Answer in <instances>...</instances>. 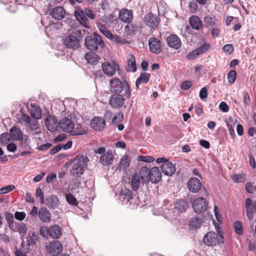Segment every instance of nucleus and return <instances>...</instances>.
Returning a JSON list of instances; mask_svg holds the SVG:
<instances>
[{"label": "nucleus", "mask_w": 256, "mask_h": 256, "mask_svg": "<svg viewBox=\"0 0 256 256\" xmlns=\"http://www.w3.org/2000/svg\"><path fill=\"white\" fill-rule=\"evenodd\" d=\"M88 162L87 156L78 155L68 161L66 164L69 168L70 174L74 177L79 178L84 174Z\"/></svg>", "instance_id": "nucleus-1"}, {"label": "nucleus", "mask_w": 256, "mask_h": 256, "mask_svg": "<svg viewBox=\"0 0 256 256\" xmlns=\"http://www.w3.org/2000/svg\"><path fill=\"white\" fill-rule=\"evenodd\" d=\"M124 90L125 96L129 98L130 96V88L128 82L114 77L110 80V90L114 94H120Z\"/></svg>", "instance_id": "nucleus-2"}, {"label": "nucleus", "mask_w": 256, "mask_h": 256, "mask_svg": "<svg viewBox=\"0 0 256 256\" xmlns=\"http://www.w3.org/2000/svg\"><path fill=\"white\" fill-rule=\"evenodd\" d=\"M140 176L143 183L150 181L152 183L156 184L162 178L161 172L157 167H154L150 170L146 166H143L140 169Z\"/></svg>", "instance_id": "nucleus-3"}, {"label": "nucleus", "mask_w": 256, "mask_h": 256, "mask_svg": "<svg viewBox=\"0 0 256 256\" xmlns=\"http://www.w3.org/2000/svg\"><path fill=\"white\" fill-rule=\"evenodd\" d=\"M85 44L88 49L92 50L100 51L105 46L102 38L96 32L94 33L92 36L86 37Z\"/></svg>", "instance_id": "nucleus-4"}, {"label": "nucleus", "mask_w": 256, "mask_h": 256, "mask_svg": "<svg viewBox=\"0 0 256 256\" xmlns=\"http://www.w3.org/2000/svg\"><path fill=\"white\" fill-rule=\"evenodd\" d=\"M219 238L217 234L214 232H208L204 237L203 242L204 244L209 246H214L218 244H224V238L220 232V228L218 226H216Z\"/></svg>", "instance_id": "nucleus-5"}, {"label": "nucleus", "mask_w": 256, "mask_h": 256, "mask_svg": "<svg viewBox=\"0 0 256 256\" xmlns=\"http://www.w3.org/2000/svg\"><path fill=\"white\" fill-rule=\"evenodd\" d=\"M40 234L44 238L49 236L52 238L57 239L60 238L62 235V229L59 226L56 224L49 228L44 226L40 228Z\"/></svg>", "instance_id": "nucleus-6"}, {"label": "nucleus", "mask_w": 256, "mask_h": 256, "mask_svg": "<svg viewBox=\"0 0 256 256\" xmlns=\"http://www.w3.org/2000/svg\"><path fill=\"white\" fill-rule=\"evenodd\" d=\"M10 135L8 134H4L2 138V142L6 144L11 140V138L16 140H18L24 136L20 129L16 126H12L10 130Z\"/></svg>", "instance_id": "nucleus-7"}, {"label": "nucleus", "mask_w": 256, "mask_h": 256, "mask_svg": "<svg viewBox=\"0 0 256 256\" xmlns=\"http://www.w3.org/2000/svg\"><path fill=\"white\" fill-rule=\"evenodd\" d=\"M38 120L26 114H23L20 119V122L25 126L28 130H35L39 128Z\"/></svg>", "instance_id": "nucleus-8"}, {"label": "nucleus", "mask_w": 256, "mask_h": 256, "mask_svg": "<svg viewBox=\"0 0 256 256\" xmlns=\"http://www.w3.org/2000/svg\"><path fill=\"white\" fill-rule=\"evenodd\" d=\"M103 72L108 76H114L116 72L120 74V68L118 64L116 62H104L102 64Z\"/></svg>", "instance_id": "nucleus-9"}, {"label": "nucleus", "mask_w": 256, "mask_h": 256, "mask_svg": "<svg viewBox=\"0 0 256 256\" xmlns=\"http://www.w3.org/2000/svg\"><path fill=\"white\" fill-rule=\"evenodd\" d=\"M46 249L52 256H58L62 252L63 247L59 241L54 240L46 246Z\"/></svg>", "instance_id": "nucleus-10"}, {"label": "nucleus", "mask_w": 256, "mask_h": 256, "mask_svg": "<svg viewBox=\"0 0 256 256\" xmlns=\"http://www.w3.org/2000/svg\"><path fill=\"white\" fill-rule=\"evenodd\" d=\"M208 205V202L205 198H198L194 200L192 208L196 212L200 214L203 213L206 210Z\"/></svg>", "instance_id": "nucleus-11"}, {"label": "nucleus", "mask_w": 256, "mask_h": 256, "mask_svg": "<svg viewBox=\"0 0 256 256\" xmlns=\"http://www.w3.org/2000/svg\"><path fill=\"white\" fill-rule=\"evenodd\" d=\"M144 22L146 26L156 28L159 24L160 19L156 14L150 12L144 16Z\"/></svg>", "instance_id": "nucleus-12"}, {"label": "nucleus", "mask_w": 256, "mask_h": 256, "mask_svg": "<svg viewBox=\"0 0 256 256\" xmlns=\"http://www.w3.org/2000/svg\"><path fill=\"white\" fill-rule=\"evenodd\" d=\"M64 44L68 48L76 49L80 46V40L76 36L70 34L64 38Z\"/></svg>", "instance_id": "nucleus-13"}, {"label": "nucleus", "mask_w": 256, "mask_h": 256, "mask_svg": "<svg viewBox=\"0 0 256 256\" xmlns=\"http://www.w3.org/2000/svg\"><path fill=\"white\" fill-rule=\"evenodd\" d=\"M124 99L120 94H113L109 98V104L112 108H119L124 104Z\"/></svg>", "instance_id": "nucleus-14"}, {"label": "nucleus", "mask_w": 256, "mask_h": 256, "mask_svg": "<svg viewBox=\"0 0 256 256\" xmlns=\"http://www.w3.org/2000/svg\"><path fill=\"white\" fill-rule=\"evenodd\" d=\"M148 46L150 52L154 54H160L162 50V44L156 38H150L148 40Z\"/></svg>", "instance_id": "nucleus-15"}, {"label": "nucleus", "mask_w": 256, "mask_h": 256, "mask_svg": "<svg viewBox=\"0 0 256 256\" xmlns=\"http://www.w3.org/2000/svg\"><path fill=\"white\" fill-rule=\"evenodd\" d=\"M60 126L63 131L70 134L74 128V122L70 118L65 117L60 120Z\"/></svg>", "instance_id": "nucleus-16"}, {"label": "nucleus", "mask_w": 256, "mask_h": 256, "mask_svg": "<svg viewBox=\"0 0 256 256\" xmlns=\"http://www.w3.org/2000/svg\"><path fill=\"white\" fill-rule=\"evenodd\" d=\"M132 193L126 186H122L119 191L118 198L123 203H127L130 200Z\"/></svg>", "instance_id": "nucleus-17"}, {"label": "nucleus", "mask_w": 256, "mask_h": 256, "mask_svg": "<svg viewBox=\"0 0 256 256\" xmlns=\"http://www.w3.org/2000/svg\"><path fill=\"white\" fill-rule=\"evenodd\" d=\"M167 44L168 46L178 50L182 46L180 38L176 34H170L167 38Z\"/></svg>", "instance_id": "nucleus-18"}, {"label": "nucleus", "mask_w": 256, "mask_h": 256, "mask_svg": "<svg viewBox=\"0 0 256 256\" xmlns=\"http://www.w3.org/2000/svg\"><path fill=\"white\" fill-rule=\"evenodd\" d=\"M160 168L162 173L168 176H172L176 172L175 165L168 160L163 163Z\"/></svg>", "instance_id": "nucleus-19"}, {"label": "nucleus", "mask_w": 256, "mask_h": 256, "mask_svg": "<svg viewBox=\"0 0 256 256\" xmlns=\"http://www.w3.org/2000/svg\"><path fill=\"white\" fill-rule=\"evenodd\" d=\"M90 125L96 130H102L106 126L105 120L100 117H96L92 120Z\"/></svg>", "instance_id": "nucleus-20"}, {"label": "nucleus", "mask_w": 256, "mask_h": 256, "mask_svg": "<svg viewBox=\"0 0 256 256\" xmlns=\"http://www.w3.org/2000/svg\"><path fill=\"white\" fill-rule=\"evenodd\" d=\"M46 124L48 129L53 132L57 130L60 122L56 118L52 116H48L46 119Z\"/></svg>", "instance_id": "nucleus-21"}, {"label": "nucleus", "mask_w": 256, "mask_h": 256, "mask_svg": "<svg viewBox=\"0 0 256 256\" xmlns=\"http://www.w3.org/2000/svg\"><path fill=\"white\" fill-rule=\"evenodd\" d=\"M114 156L111 150L107 151L105 154L101 155L100 158V163L106 166H108L112 164Z\"/></svg>", "instance_id": "nucleus-22"}, {"label": "nucleus", "mask_w": 256, "mask_h": 256, "mask_svg": "<svg viewBox=\"0 0 256 256\" xmlns=\"http://www.w3.org/2000/svg\"><path fill=\"white\" fill-rule=\"evenodd\" d=\"M88 132L87 128L82 124L78 123L75 125L70 134L72 136H82L86 134Z\"/></svg>", "instance_id": "nucleus-23"}, {"label": "nucleus", "mask_w": 256, "mask_h": 256, "mask_svg": "<svg viewBox=\"0 0 256 256\" xmlns=\"http://www.w3.org/2000/svg\"><path fill=\"white\" fill-rule=\"evenodd\" d=\"M50 16L56 20H61L65 16L66 12L62 6H56L50 12Z\"/></svg>", "instance_id": "nucleus-24"}, {"label": "nucleus", "mask_w": 256, "mask_h": 256, "mask_svg": "<svg viewBox=\"0 0 256 256\" xmlns=\"http://www.w3.org/2000/svg\"><path fill=\"white\" fill-rule=\"evenodd\" d=\"M188 186L190 191L192 192H196L200 188L201 183L198 178H193L189 180Z\"/></svg>", "instance_id": "nucleus-25"}, {"label": "nucleus", "mask_w": 256, "mask_h": 256, "mask_svg": "<svg viewBox=\"0 0 256 256\" xmlns=\"http://www.w3.org/2000/svg\"><path fill=\"white\" fill-rule=\"evenodd\" d=\"M46 204L50 208H56L60 204V200L56 196L50 195L46 198Z\"/></svg>", "instance_id": "nucleus-26"}, {"label": "nucleus", "mask_w": 256, "mask_h": 256, "mask_svg": "<svg viewBox=\"0 0 256 256\" xmlns=\"http://www.w3.org/2000/svg\"><path fill=\"white\" fill-rule=\"evenodd\" d=\"M38 217L44 222H48L51 220V214L46 207H42L38 211Z\"/></svg>", "instance_id": "nucleus-27"}, {"label": "nucleus", "mask_w": 256, "mask_h": 256, "mask_svg": "<svg viewBox=\"0 0 256 256\" xmlns=\"http://www.w3.org/2000/svg\"><path fill=\"white\" fill-rule=\"evenodd\" d=\"M141 180V176H140V171L138 174H134L130 179L131 187L133 190H137L140 186Z\"/></svg>", "instance_id": "nucleus-28"}, {"label": "nucleus", "mask_w": 256, "mask_h": 256, "mask_svg": "<svg viewBox=\"0 0 256 256\" xmlns=\"http://www.w3.org/2000/svg\"><path fill=\"white\" fill-rule=\"evenodd\" d=\"M120 18L122 22L130 23L132 20V12L128 10H122L120 12Z\"/></svg>", "instance_id": "nucleus-29"}, {"label": "nucleus", "mask_w": 256, "mask_h": 256, "mask_svg": "<svg viewBox=\"0 0 256 256\" xmlns=\"http://www.w3.org/2000/svg\"><path fill=\"white\" fill-rule=\"evenodd\" d=\"M245 206L247 217L249 220H251L253 218V209L254 208L252 202L250 198H246Z\"/></svg>", "instance_id": "nucleus-30"}, {"label": "nucleus", "mask_w": 256, "mask_h": 256, "mask_svg": "<svg viewBox=\"0 0 256 256\" xmlns=\"http://www.w3.org/2000/svg\"><path fill=\"white\" fill-rule=\"evenodd\" d=\"M190 26L194 29L199 30L202 27V22L200 19L197 16H192L189 20Z\"/></svg>", "instance_id": "nucleus-31"}, {"label": "nucleus", "mask_w": 256, "mask_h": 256, "mask_svg": "<svg viewBox=\"0 0 256 256\" xmlns=\"http://www.w3.org/2000/svg\"><path fill=\"white\" fill-rule=\"evenodd\" d=\"M131 160L128 156H124L120 160L118 168L120 170L125 171L130 166Z\"/></svg>", "instance_id": "nucleus-32"}, {"label": "nucleus", "mask_w": 256, "mask_h": 256, "mask_svg": "<svg viewBox=\"0 0 256 256\" xmlns=\"http://www.w3.org/2000/svg\"><path fill=\"white\" fill-rule=\"evenodd\" d=\"M84 58L88 62L91 64H96L99 59L98 56L93 52L86 53Z\"/></svg>", "instance_id": "nucleus-33"}, {"label": "nucleus", "mask_w": 256, "mask_h": 256, "mask_svg": "<svg viewBox=\"0 0 256 256\" xmlns=\"http://www.w3.org/2000/svg\"><path fill=\"white\" fill-rule=\"evenodd\" d=\"M136 70L135 58L134 56L130 55L128 59L126 70L128 72H134Z\"/></svg>", "instance_id": "nucleus-34"}, {"label": "nucleus", "mask_w": 256, "mask_h": 256, "mask_svg": "<svg viewBox=\"0 0 256 256\" xmlns=\"http://www.w3.org/2000/svg\"><path fill=\"white\" fill-rule=\"evenodd\" d=\"M30 114L32 115L31 118H34L36 119H40L42 118V111L38 106H33L31 104Z\"/></svg>", "instance_id": "nucleus-35"}, {"label": "nucleus", "mask_w": 256, "mask_h": 256, "mask_svg": "<svg viewBox=\"0 0 256 256\" xmlns=\"http://www.w3.org/2000/svg\"><path fill=\"white\" fill-rule=\"evenodd\" d=\"M202 219L198 217H194L190 218L189 222V226L193 229L199 228L202 224Z\"/></svg>", "instance_id": "nucleus-36"}, {"label": "nucleus", "mask_w": 256, "mask_h": 256, "mask_svg": "<svg viewBox=\"0 0 256 256\" xmlns=\"http://www.w3.org/2000/svg\"><path fill=\"white\" fill-rule=\"evenodd\" d=\"M150 74L148 73H142V74L136 80V84L137 87V88H138V85L144 83H147L150 79Z\"/></svg>", "instance_id": "nucleus-37"}, {"label": "nucleus", "mask_w": 256, "mask_h": 256, "mask_svg": "<svg viewBox=\"0 0 256 256\" xmlns=\"http://www.w3.org/2000/svg\"><path fill=\"white\" fill-rule=\"evenodd\" d=\"M18 141H20V146L23 148H30L31 140L30 138L27 136H23Z\"/></svg>", "instance_id": "nucleus-38"}, {"label": "nucleus", "mask_w": 256, "mask_h": 256, "mask_svg": "<svg viewBox=\"0 0 256 256\" xmlns=\"http://www.w3.org/2000/svg\"><path fill=\"white\" fill-rule=\"evenodd\" d=\"M38 240V234L34 232H29L28 236L26 237L28 244L30 246L36 244Z\"/></svg>", "instance_id": "nucleus-39"}, {"label": "nucleus", "mask_w": 256, "mask_h": 256, "mask_svg": "<svg viewBox=\"0 0 256 256\" xmlns=\"http://www.w3.org/2000/svg\"><path fill=\"white\" fill-rule=\"evenodd\" d=\"M74 14L76 19L79 21L80 23L84 27L88 28V19L86 17L83 16L78 11L76 12Z\"/></svg>", "instance_id": "nucleus-40"}, {"label": "nucleus", "mask_w": 256, "mask_h": 256, "mask_svg": "<svg viewBox=\"0 0 256 256\" xmlns=\"http://www.w3.org/2000/svg\"><path fill=\"white\" fill-rule=\"evenodd\" d=\"M16 226V232H18L21 236H23L27 231L26 225L24 223H15Z\"/></svg>", "instance_id": "nucleus-41"}, {"label": "nucleus", "mask_w": 256, "mask_h": 256, "mask_svg": "<svg viewBox=\"0 0 256 256\" xmlns=\"http://www.w3.org/2000/svg\"><path fill=\"white\" fill-rule=\"evenodd\" d=\"M188 207V202L183 200L176 202L174 208L180 212L184 211Z\"/></svg>", "instance_id": "nucleus-42"}, {"label": "nucleus", "mask_w": 256, "mask_h": 256, "mask_svg": "<svg viewBox=\"0 0 256 256\" xmlns=\"http://www.w3.org/2000/svg\"><path fill=\"white\" fill-rule=\"evenodd\" d=\"M204 22L210 26L216 25L217 20L214 17L210 15H206L204 18Z\"/></svg>", "instance_id": "nucleus-43"}, {"label": "nucleus", "mask_w": 256, "mask_h": 256, "mask_svg": "<svg viewBox=\"0 0 256 256\" xmlns=\"http://www.w3.org/2000/svg\"><path fill=\"white\" fill-rule=\"evenodd\" d=\"M66 198L67 202L71 205L76 206L78 204L76 199L70 193L66 194Z\"/></svg>", "instance_id": "nucleus-44"}, {"label": "nucleus", "mask_w": 256, "mask_h": 256, "mask_svg": "<svg viewBox=\"0 0 256 256\" xmlns=\"http://www.w3.org/2000/svg\"><path fill=\"white\" fill-rule=\"evenodd\" d=\"M16 188V186L12 184H10L0 188V194H4L10 192Z\"/></svg>", "instance_id": "nucleus-45"}, {"label": "nucleus", "mask_w": 256, "mask_h": 256, "mask_svg": "<svg viewBox=\"0 0 256 256\" xmlns=\"http://www.w3.org/2000/svg\"><path fill=\"white\" fill-rule=\"evenodd\" d=\"M83 16L86 17L88 16L91 19L95 18V15L93 14L92 12L88 8H85L84 10H80L79 12Z\"/></svg>", "instance_id": "nucleus-46"}, {"label": "nucleus", "mask_w": 256, "mask_h": 256, "mask_svg": "<svg viewBox=\"0 0 256 256\" xmlns=\"http://www.w3.org/2000/svg\"><path fill=\"white\" fill-rule=\"evenodd\" d=\"M236 72L234 70H230L228 74V80L230 84H233L236 78Z\"/></svg>", "instance_id": "nucleus-47"}, {"label": "nucleus", "mask_w": 256, "mask_h": 256, "mask_svg": "<svg viewBox=\"0 0 256 256\" xmlns=\"http://www.w3.org/2000/svg\"><path fill=\"white\" fill-rule=\"evenodd\" d=\"M210 46L208 44H204L200 47L197 48L196 50L199 54H202L206 52L210 48Z\"/></svg>", "instance_id": "nucleus-48"}, {"label": "nucleus", "mask_w": 256, "mask_h": 256, "mask_svg": "<svg viewBox=\"0 0 256 256\" xmlns=\"http://www.w3.org/2000/svg\"><path fill=\"white\" fill-rule=\"evenodd\" d=\"M233 180L236 182H243L246 179V176L244 174H234L232 177Z\"/></svg>", "instance_id": "nucleus-49"}, {"label": "nucleus", "mask_w": 256, "mask_h": 256, "mask_svg": "<svg viewBox=\"0 0 256 256\" xmlns=\"http://www.w3.org/2000/svg\"><path fill=\"white\" fill-rule=\"evenodd\" d=\"M235 231L239 235L243 233V229L242 224L239 222H236L234 224Z\"/></svg>", "instance_id": "nucleus-50"}, {"label": "nucleus", "mask_w": 256, "mask_h": 256, "mask_svg": "<svg viewBox=\"0 0 256 256\" xmlns=\"http://www.w3.org/2000/svg\"><path fill=\"white\" fill-rule=\"evenodd\" d=\"M245 188L247 192L252 194L254 192L255 188L252 182H247L245 184Z\"/></svg>", "instance_id": "nucleus-51"}, {"label": "nucleus", "mask_w": 256, "mask_h": 256, "mask_svg": "<svg viewBox=\"0 0 256 256\" xmlns=\"http://www.w3.org/2000/svg\"><path fill=\"white\" fill-rule=\"evenodd\" d=\"M200 54L198 53L196 50H194L192 51L190 53H189L187 56L186 58L188 60H193L195 59Z\"/></svg>", "instance_id": "nucleus-52"}, {"label": "nucleus", "mask_w": 256, "mask_h": 256, "mask_svg": "<svg viewBox=\"0 0 256 256\" xmlns=\"http://www.w3.org/2000/svg\"><path fill=\"white\" fill-rule=\"evenodd\" d=\"M26 216V214L24 212H16L14 214V218L20 221L24 220Z\"/></svg>", "instance_id": "nucleus-53"}, {"label": "nucleus", "mask_w": 256, "mask_h": 256, "mask_svg": "<svg viewBox=\"0 0 256 256\" xmlns=\"http://www.w3.org/2000/svg\"><path fill=\"white\" fill-rule=\"evenodd\" d=\"M192 86V82L190 81L186 80L182 83L180 88L183 90H187L189 89Z\"/></svg>", "instance_id": "nucleus-54"}, {"label": "nucleus", "mask_w": 256, "mask_h": 256, "mask_svg": "<svg viewBox=\"0 0 256 256\" xmlns=\"http://www.w3.org/2000/svg\"><path fill=\"white\" fill-rule=\"evenodd\" d=\"M200 98L202 100L206 98L208 96V90L206 88H202L200 92Z\"/></svg>", "instance_id": "nucleus-55"}, {"label": "nucleus", "mask_w": 256, "mask_h": 256, "mask_svg": "<svg viewBox=\"0 0 256 256\" xmlns=\"http://www.w3.org/2000/svg\"><path fill=\"white\" fill-rule=\"evenodd\" d=\"M219 108L224 112H226L228 111L229 108L228 104L224 102H222L219 105Z\"/></svg>", "instance_id": "nucleus-56"}, {"label": "nucleus", "mask_w": 256, "mask_h": 256, "mask_svg": "<svg viewBox=\"0 0 256 256\" xmlns=\"http://www.w3.org/2000/svg\"><path fill=\"white\" fill-rule=\"evenodd\" d=\"M139 160L142 162H150L154 161V158L152 156H140Z\"/></svg>", "instance_id": "nucleus-57"}, {"label": "nucleus", "mask_w": 256, "mask_h": 256, "mask_svg": "<svg viewBox=\"0 0 256 256\" xmlns=\"http://www.w3.org/2000/svg\"><path fill=\"white\" fill-rule=\"evenodd\" d=\"M62 149L61 144H57L54 146L50 150V154L52 155H53L58 152H59Z\"/></svg>", "instance_id": "nucleus-58"}, {"label": "nucleus", "mask_w": 256, "mask_h": 256, "mask_svg": "<svg viewBox=\"0 0 256 256\" xmlns=\"http://www.w3.org/2000/svg\"><path fill=\"white\" fill-rule=\"evenodd\" d=\"M7 150L10 152H15L16 150V145L13 142H10L7 145Z\"/></svg>", "instance_id": "nucleus-59"}, {"label": "nucleus", "mask_w": 256, "mask_h": 256, "mask_svg": "<svg viewBox=\"0 0 256 256\" xmlns=\"http://www.w3.org/2000/svg\"><path fill=\"white\" fill-rule=\"evenodd\" d=\"M223 50L224 52L230 54L233 51V46L232 44H226L223 48Z\"/></svg>", "instance_id": "nucleus-60"}, {"label": "nucleus", "mask_w": 256, "mask_h": 256, "mask_svg": "<svg viewBox=\"0 0 256 256\" xmlns=\"http://www.w3.org/2000/svg\"><path fill=\"white\" fill-rule=\"evenodd\" d=\"M115 42H116L120 44H124L127 43L126 41L122 39L121 38H120L119 36L116 35H113V39L112 40Z\"/></svg>", "instance_id": "nucleus-61"}, {"label": "nucleus", "mask_w": 256, "mask_h": 256, "mask_svg": "<svg viewBox=\"0 0 256 256\" xmlns=\"http://www.w3.org/2000/svg\"><path fill=\"white\" fill-rule=\"evenodd\" d=\"M243 101H244V104L246 106H247L250 104V96L248 93H247V92L244 93Z\"/></svg>", "instance_id": "nucleus-62"}, {"label": "nucleus", "mask_w": 256, "mask_h": 256, "mask_svg": "<svg viewBox=\"0 0 256 256\" xmlns=\"http://www.w3.org/2000/svg\"><path fill=\"white\" fill-rule=\"evenodd\" d=\"M249 158V163L250 166L252 167L253 169H254L256 168V164L255 159L253 156L250 155L248 157Z\"/></svg>", "instance_id": "nucleus-63"}, {"label": "nucleus", "mask_w": 256, "mask_h": 256, "mask_svg": "<svg viewBox=\"0 0 256 256\" xmlns=\"http://www.w3.org/2000/svg\"><path fill=\"white\" fill-rule=\"evenodd\" d=\"M96 25L98 28L102 33L108 30L105 24H104L101 22H98Z\"/></svg>", "instance_id": "nucleus-64"}]
</instances>
